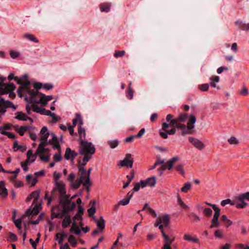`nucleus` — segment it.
<instances>
[{"mask_svg": "<svg viewBox=\"0 0 249 249\" xmlns=\"http://www.w3.org/2000/svg\"><path fill=\"white\" fill-rule=\"evenodd\" d=\"M75 206L76 204L74 202L68 201L63 204L61 210H59V206L53 207L52 209V218H61L63 216L62 226L63 228L68 227L71 223V215L69 214V212L74 209Z\"/></svg>", "mask_w": 249, "mask_h": 249, "instance_id": "1", "label": "nucleus"}, {"mask_svg": "<svg viewBox=\"0 0 249 249\" xmlns=\"http://www.w3.org/2000/svg\"><path fill=\"white\" fill-rule=\"evenodd\" d=\"M43 84L40 83H36L34 84V88L36 90H27V92L30 96L27 99L28 102L31 104H40L42 106H46L48 102L52 100L53 98L52 95L46 96L45 94L39 93L36 90L37 89L42 88Z\"/></svg>", "mask_w": 249, "mask_h": 249, "instance_id": "2", "label": "nucleus"}, {"mask_svg": "<svg viewBox=\"0 0 249 249\" xmlns=\"http://www.w3.org/2000/svg\"><path fill=\"white\" fill-rule=\"evenodd\" d=\"M40 143L38 145L36 154L39 157L41 161H47L50 158V155L48 150L44 148L46 144L47 140L49 136V133L46 126H43L40 132Z\"/></svg>", "mask_w": 249, "mask_h": 249, "instance_id": "3", "label": "nucleus"}, {"mask_svg": "<svg viewBox=\"0 0 249 249\" xmlns=\"http://www.w3.org/2000/svg\"><path fill=\"white\" fill-rule=\"evenodd\" d=\"M79 154L84 155L83 158L81 159V164L86 165L95 152V146L91 142L83 140L79 142Z\"/></svg>", "mask_w": 249, "mask_h": 249, "instance_id": "4", "label": "nucleus"}, {"mask_svg": "<svg viewBox=\"0 0 249 249\" xmlns=\"http://www.w3.org/2000/svg\"><path fill=\"white\" fill-rule=\"evenodd\" d=\"M40 191L36 190L33 192L30 195L27 197V199L30 201L31 199H34L33 205L34 207L31 210L30 208L26 211V214L28 216L30 215H36L38 214L39 211L41 209V203L40 202H38V198L40 195Z\"/></svg>", "mask_w": 249, "mask_h": 249, "instance_id": "5", "label": "nucleus"}, {"mask_svg": "<svg viewBox=\"0 0 249 249\" xmlns=\"http://www.w3.org/2000/svg\"><path fill=\"white\" fill-rule=\"evenodd\" d=\"M196 122V117L191 115L189 119L187 125L177 123V121L175 119H172V126H176L178 128H179L182 130V134H192V129L194 128V124Z\"/></svg>", "mask_w": 249, "mask_h": 249, "instance_id": "6", "label": "nucleus"}, {"mask_svg": "<svg viewBox=\"0 0 249 249\" xmlns=\"http://www.w3.org/2000/svg\"><path fill=\"white\" fill-rule=\"evenodd\" d=\"M83 214V211L79 207L77 213L73 217V221L72 224V226L70 229V231L71 232H74L77 235L80 234L81 230L79 226H82L83 225V223L82 222V215Z\"/></svg>", "mask_w": 249, "mask_h": 249, "instance_id": "7", "label": "nucleus"}, {"mask_svg": "<svg viewBox=\"0 0 249 249\" xmlns=\"http://www.w3.org/2000/svg\"><path fill=\"white\" fill-rule=\"evenodd\" d=\"M246 200H249V192L241 194L233 198L231 206H235L237 208H244L248 204Z\"/></svg>", "mask_w": 249, "mask_h": 249, "instance_id": "8", "label": "nucleus"}, {"mask_svg": "<svg viewBox=\"0 0 249 249\" xmlns=\"http://www.w3.org/2000/svg\"><path fill=\"white\" fill-rule=\"evenodd\" d=\"M15 89V86L12 83H2L0 84V94H6L9 93V96L14 98L16 94L13 91Z\"/></svg>", "mask_w": 249, "mask_h": 249, "instance_id": "9", "label": "nucleus"}, {"mask_svg": "<svg viewBox=\"0 0 249 249\" xmlns=\"http://www.w3.org/2000/svg\"><path fill=\"white\" fill-rule=\"evenodd\" d=\"M159 164H162L161 167L160 169H158V172L159 176H161L163 171L166 169L170 170L171 169V160H168L166 162H164V160H161L160 157L158 156L157 160L153 166L150 168V170H153L156 168V166Z\"/></svg>", "mask_w": 249, "mask_h": 249, "instance_id": "10", "label": "nucleus"}, {"mask_svg": "<svg viewBox=\"0 0 249 249\" xmlns=\"http://www.w3.org/2000/svg\"><path fill=\"white\" fill-rule=\"evenodd\" d=\"M169 223V217L168 215H164L161 216L157 217L156 221L154 224L155 227H158L161 231L162 235L164 232L163 228L168 226Z\"/></svg>", "mask_w": 249, "mask_h": 249, "instance_id": "11", "label": "nucleus"}, {"mask_svg": "<svg viewBox=\"0 0 249 249\" xmlns=\"http://www.w3.org/2000/svg\"><path fill=\"white\" fill-rule=\"evenodd\" d=\"M55 187L53 189L54 192H57L60 196L65 199H69V196L66 195V189L65 184L61 181H55Z\"/></svg>", "mask_w": 249, "mask_h": 249, "instance_id": "12", "label": "nucleus"}, {"mask_svg": "<svg viewBox=\"0 0 249 249\" xmlns=\"http://www.w3.org/2000/svg\"><path fill=\"white\" fill-rule=\"evenodd\" d=\"M82 162V160H81V158H79L78 159V169L79 171L81 172L80 174L83 177V178L86 179L85 181V185H87L88 184H89L91 185V183L89 180V176L91 171V168H90L88 171H87L84 166L86 165H82L81 164Z\"/></svg>", "mask_w": 249, "mask_h": 249, "instance_id": "13", "label": "nucleus"}, {"mask_svg": "<svg viewBox=\"0 0 249 249\" xmlns=\"http://www.w3.org/2000/svg\"><path fill=\"white\" fill-rule=\"evenodd\" d=\"M7 107H12L14 109L16 108L12 102L9 101H5L4 99L0 97V117L1 114H4L6 112Z\"/></svg>", "mask_w": 249, "mask_h": 249, "instance_id": "14", "label": "nucleus"}, {"mask_svg": "<svg viewBox=\"0 0 249 249\" xmlns=\"http://www.w3.org/2000/svg\"><path fill=\"white\" fill-rule=\"evenodd\" d=\"M133 161V159L132 158L131 154L128 153L125 155L124 159L120 161V165L121 167L126 166L131 168L132 167Z\"/></svg>", "mask_w": 249, "mask_h": 249, "instance_id": "15", "label": "nucleus"}, {"mask_svg": "<svg viewBox=\"0 0 249 249\" xmlns=\"http://www.w3.org/2000/svg\"><path fill=\"white\" fill-rule=\"evenodd\" d=\"M85 181H86V179L82 177V176L80 174V177L79 178L75 180H73L72 182L71 183V185L72 188L74 189H77L79 187L80 185L81 184H83V186L89 188L90 185L89 184H88L87 185H85Z\"/></svg>", "mask_w": 249, "mask_h": 249, "instance_id": "16", "label": "nucleus"}, {"mask_svg": "<svg viewBox=\"0 0 249 249\" xmlns=\"http://www.w3.org/2000/svg\"><path fill=\"white\" fill-rule=\"evenodd\" d=\"M78 155V153L76 152L75 151L71 150L69 147L66 148L65 153L64 155V158L67 160H70L72 162Z\"/></svg>", "mask_w": 249, "mask_h": 249, "instance_id": "17", "label": "nucleus"}, {"mask_svg": "<svg viewBox=\"0 0 249 249\" xmlns=\"http://www.w3.org/2000/svg\"><path fill=\"white\" fill-rule=\"evenodd\" d=\"M169 127L168 124L166 123H163L162 128L160 130V135L162 138L166 139L168 137V134L170 135L171 134V130H167Z\"/></svg>", "mask_w": 249, "mask_h": 249, "instance_id": "18", "label": "nucleus"}, {"mask_svg": "<svg viewBox=\"0 0 249 249\" xmlns=\"http://www.w3.org/2000/svg\"><path fill=\"white\" fill-rule=\"evenodd\" d=\"M190 142L196 148L201 150L205 147V145L202 142L197 139L190 137L189 138Z\"/></svg>", "mask_w": 249, "mask_h": 249, "instance_id": "19", "label": "nucleus"}, {"mask_svg": "<svg viewBox=\"0 0 249 249\" xmlns=\"http://www.w3.org/2000/svg\"><path fill=\"white\" fill-rule=\"evenodd\" d=\"M15 118L19 121H26L28 120L31 122H33V120L27 116L25 113L22 112H17L15 113Z\"/></svg>", "mask_w": 249, "mask_h": 249, "instance_id": "20", "label": "nucleus"}, {"mask_svg": "<svg viewBox=\"0 0 249 249\" xmlns=\"http://www.w3.org/2000/svg\"><path fill=\"white\" fill-rule=\"evenodd\" d=\"M67 236V234L64 231L56 233L54 237V240L58 241V244L63 245V240Z\"/></svg>", "mask_w": 249, "mask_h": 249, "instance_id": "21", "label": "nucleus"}, {"mask_svg": "<svg viewBox=\"0 0 249 249\" xmlns=\"http://www.w3.org/2000/svg\"><path fill=\"white\" fill-rule=\"evenodd\" d=\"M163 237L164 239V245L162 249H171V241L169 237L165 232H163Z\"/></svg>", "mask_w": 249, "mask_h": 249, "instance_id": "22", "label": "nucleus"}, {"mask_svg": "<svg viewBox=\"0 0 249 249\" xmlns=\"http://www.w3.org/2000/svg\"><path fill=\"white\" fill-rule=\"evenodd\" d=\"M33 105L34 104H32L31 106H33V110L34 112L39 113L42 115H47V116H49L50 114H51L50 111H49L48 110H46L43 108H40L39 107H34V106H33Z\"/></svg>", "mask_w": 249, "mask_h": 249, "instance_id": "23", "label": "nucleus"}, {"mask_svg": "<svg viewBox=\"0 0 249 249\" xmlns=\"http://www.w3.org/2000/svg\"><path fill=\"white\" fill-rule=\"evenodd\" d=\"M8 196V191L5 188V182L3 181H0V196L5 198Z\"/></svg>", "mask_w": 249, "mask_h": 249, "instance_id": "24", "label": "nucleus"}, {"mask_svg": "<svg viewBox=\"0 0 249 249\" xmlns=\"http://www.w3.org/2000/svg\"><path fill=\"white\" fill-rule=\"evenodd\" d=\"M184 165L185 164L183 163H178L173 165L172 168L178 172L179 174L184 176L185 175V171L184 170Z\"/></svg>", "mask_w": 249, "mask_h": 249, "instance_id": "25", "label": "nucleus"}, {"mask_svg": "<svg viewBox=\"0 0 249 249\" xmlns=\"http://www.w3.org/2000/svg\"><path fill=\"white\" fill-rule=\"evenodd\" d=\"M72 124L74 126H75L77 124H78L79 126H81L83 124L82 117L79 113H76L75 118L72 120Z\"/></svg>", "mask_w": 249, "mask_h": 249, "instance_id": "26", "label": "nucleus"}, {"mask_svg": "<svg viewBox=\"0 0 249 249\" xmlns=\"http://www.w3.org/2000/svg\"><path fill=\"white\" fill-rule=\"evenodd\" d=\"M78 133L79 135V142H81L82 140L85 141L86 139V130L84 128L82 127L81 126H79L78 128Z\"/></svg>", "mask_w": 249, "mask_h": 249, "instance_id": "27", "label": "nucleus"}, {"mask_svg": "<svg viewBox=\"0 0 249 249\" xmlns=\"http://www.w3.org/2000/svg\"><path fill=\"white\" fill-rule=\"evenodd\" d=\"M27 159L25 160L27 163H32L36 160V156L33 153L32 150H28L27 152Z\"/></svg>", "mask_w": 249, "mask_h": 249, "instance_id": "28", "label": "nucleus"}, {"mask_svg": "<svg viewBox=\"0 0 249 249\" xmlns=\"http://www.w3.org/2000/svg\"><path fill=\"white\" fill-rule=\"evenodd\" d=\"M133 194V193H127L126 195V198H124L122 200H120L119 203L118 204V205L125 206L127 205L129 203L130 199L132 197Z\"/></svg>", "mask_w": 249, "mask_h": 249, "instance_id": "29", "label": "nucleus"}, {"mask_svg": "<svg viewBox=\"0 0 249 249\" xmlns=\"http://www.w3.org/2000/svg\"><path fill=\"white\" fill-rule=\"evenodd\" d=\"M13 149H14V151H15V152H16L18 151H20L21 152H24L26 150L27 147L24 145H18V142L17 141H15L14 142Z\"/></svg>", "mask_w": 249, "mask_h": 249, "instance_id": "30", "label": "nucleus"}, {"mask_svg": "<svg viewBox=\"0 0 249 249\" xmlns=\"http://www.w3.org/2000/svg\"><path fill=\"white\" fill-rule=\"evenodd\" d=\"M26 179L27 183L31 186H34L36 185L37 181L36 177H33L31 175H28L26 176Z\"/></svg>", "mask_w": 249, "mask_h": 249, "instance_id": "31", "label": "nucleus"}, {"mask_svg": "<svg viewBox=\"0 0 249 249\" xmlns=\"http://www.w3.org/2000/svg\"><path fill=\"white\" fill-rule=\"evenodd\" d=\"M236 25L240 29L244 31H249V23L246 24L242 21H237L235 22Z\"/></svg>", "mask_w": 249, "mask_h": 249, "instance_id": "32", "label": "nucleus"}, {"mask_svg": "<svg viewBox=\"0 0 249 249\" xmlns=\"http://www.w3.org/2000/svg\"><path fill=\"white\" fill-rule=\"evenodd\" d=\"M96 222L98 229H99L101 231H102L105 227V220L104 219L103 217H102L99 219L96 220Z\"/></svg>", "mask_w": 249, "mask_h": 249, "instance_id": "33", "label": "nucleus"}, {"mask_svg": "<svg viewBox=\"0 0 249 249\" xmlns=\"http://www.w3.org/2000/svg\"><path fill=\"white\" fill-rule=\"evenodd\" d=\"M184 239L194 243H198L199 242V239L196 238V236L192 237L189 233H186L184 234Z\"/></svg>", "mask_w": 249, "mask_h": 249, "instance_id": "34", "label": "nucleus"}, {"mask_svg": "<svg viewBox=\"0 0 249 249\" xmlns=\"http://www.w3.org/2000/svg\"><path fill=\"white\" fill-rule=\"evenodd\" d=\"M219 217L213 216L212 219V224L210 226V228L212 229L214 228H218L220 226V223L218 220Z\"/></svg>", "mask_w": 249, "mask_h": 249, "instance_id": "35", "label": "nucleus"}, {"mask_svg": "<svg viewBox=\"0 0 249 249\" xmlns=\"http://www.w3.org/2000/svg\"><path fill=\"white\" fill-rule=\"evenodd\" d=\"M144 210H147V213L153 216H157V213H156L155 211L151 209L150 207L148 206V205L146 204L143 207V208L142 209V211H144Z\"/></svg>", "mask_w": 249, "mask_h": 249, "instance_id": "36", "label": "nucleus"}, {"mask_svg": "<svg viewBox=\"0 0 249 249\" xmlns=\"http://www.w3.org/2000/svg\"><path fill=\"white\" fill-rule=\"evenodd\" d=\"M147 186L154 187L156 183V178L155 177L149 178L146 179Z\"/></svg>", "mask_w": 249, "mask_h": 249, "instance_id": "37", "label": "nucleus"}, {"mask_svg": "<svg viewBox=\"0 0 249 249\" xmlns=\"http://www.w3.org/2000/svg\"><path fill=\"white\" fill-rule=\"evenodd\" d=\"M17 235L12 233V232H9L8 234V235L7 238V240L8 241L10 242H14L17 240Z\"/></svg>", "mask_w": 249, "mask_h": 249, "instance_id": "38", "label": "nucleus"}, {"mask_svg": "<svg viewBox=\"0 0 249 249\" xmlns=\"http://www.w3.org/2000/svg\"><path fill=\"white\" fill-rule=\"evenodd\" d=\"M101 12H108L110 10V4L109 3H104L100 6Z\"/></svg>", "mask_w": 249, "mask_h": 249, "instance_id": "39", "label": "nucleus"}, {"mask_svg": "<svg viewBox=\"0 0 249 249\" xmlns=\"http://www.w3.org/2000/svg\"><path fill=\"white\" fill-rule=\"evenodd\" d=\"M177 198H178L177 203L178 205H179L180 207H181L183 209H187L189 208L188 206L184 203V202L182 201L181 197L178 194L177 195Z\"/></svg>", "mask_w": 249, "mask_h": 249, "instance_id": "40", "label": "nucleus"}, {"mask_svg": "<svg viewBox=\"0 0 249 249\" xmlns=\"http://www.w3.org/2000/svg\"><path fill=\"white\" fill-rule=\"evenodd\" d=\"M191 184L189 182H187L184 184L183 187L181 189L182 192L186 193L191 188Z\"/></svg>", "mask_w": 249, "mask_h": 249, "instance_id": "41", "label": "nucleus"}, {"mask_svg": "<svg viewBox=\"0 0 249 249\" xmlns=\"http://www.w3.org/2000/svg\"><path fill=\"white\" fill-rule=\"evenodd\" d=\"M23 37L36 43L38 42V39L34 36L31 34H25L23 35Z\"/></svg>", "mask_w": 249, "mask_h": 249, "instance_id": "42", "label": "nucleus"}, {"mask_svg": "<svg viewBox=\"0 0 249 249\" xmlns=\"http://www.w3.org/2000/svg\"><path fill=\"white\" fill-rule=\"evenodd\" d=\"M68 242L73 247H75L77 244L75 238L73 235H70L68 238Z\"/></svg>", "mask_w": 249, "mask_h": 249, "instance_id": "43", "label": "nucleus"}, {"mask_svg": "<svg viewBox=\"0 0 249 249\" xmlns=\"http://www.w3.org/2000/svg\"><path fill=\"white\" fill-rule=\"evenodd\" d=\"M30 127L28 126H20L18 129V132L20 136H23Z\"/></svg>", "mask_w": 249, "mask_h": 249, "instance_id": "44", "label": "nucleus"}, {"mask_svg": "<svg viewBox=\"0 0 249 249\" xmlns=\"http://www.w3.org/2000/svg\"><path fill=\"white\" fill-rule=\"evenodd\" d=\"M107 143L110 148H114L118 146L119 142L117 140H112L108 141Z\"/></svg>", "mask_w": 249, "mask_h": 249, "instance_id": "45", "label": "nucleus"}, {"mask_svg": "<svg viewBox=\"0 0 249 249\" xmlns=\"http://www.w3.org/2000/svg\"><path fill=\"white\" fill-rule=\"evenodd\" d=\"M134 91L132 89H127L126 91V96L127 99L131 100L133 98Z\"/></svg>", "mask_w": 249, "mask_h": 249, "instance_id": "46", "label": "nucleus"}, {"mask_svg": "<svg viewBox=\"0 0 249 249\" xmlns=\"http://www.w3.org/2000/svg\"><path fill=\"white\" fill-rule=\"evenodd\" d=\"M62 157L61 155V153L60 151H58V153H55L53 156V160L56 161H59L61 160Z\"/></svg>", "mask_w": 249, "mask_h": 249, "instance_id": "47", "label": "nucleus"}, {"mask_svg": "<svg viewBox=\"0 0 249 249\" xmlns=\"http://www.w3.org/2000/svg\"><path fill=\"white\" fill-rule=\"evenodd\" d=\"M213 209L214 211L213 216L219 217L220 216V209L216 206H213Z\"/></svg>", "mask_w": 249, "mask_h": 249, "instance_id": "48", "label": "nucleus"}, {"mask_svg": "<svg viewBox=\"0 0 249 249\" xmlns=\"http://www.w3.org/2000/svg\"><path fill=\"white\" fill-rule=\"evenodd\" d=\"M233 202V199H227L225 200H223L221 202V205L222 206H225L227 204H230L231 205V204Z\"/></svg>", "mask_w": 249, "mask_h": 249, "instance_id": "49", "label": "nucleus"}, {"mask_svg": "<svg viewBox=\"0 0 249 249\" xmlns=\"http://www.w3.org/2000/svg\"><path fill=\"white\" fill-rule=\"evenodd\" d=\"M209 84H204L200 85H199L198 88L200 90L203 91H206L209 89Z\"/></svg>", "mask_w": 249, "mask_h": 249, "instance_id": "50", "label": "nucleus"}, {"mask_svg": "<svg viewBox=\"0 0 249 249\" xmlns=\"http://www.w3.org/2000/svg\"><path fill=\"white\" fill-rule=\"evenodd\" d=\"M124 54H125L124 51H116L114 53V57L116 58L122 57V56H124Z\"/></svg>", "mask_w": 249, "mask_h": 249, "instance_id": "51", "label": "nucleus"}, {"mask_svg": "<svg viewBox=\"0 0 249 249\" xmlns=\"http://www.w3.org/2000/svg\"><path fill=\"white\" fill-rule=\"evenodd\" d=\"M203 213L207 216L210 217L212 215L213 211L210 208H206L203 210Z\"/></svg>", "mask_w": 249, "mask_h": 249, "instance_id": "52", "label": "nucleus"}, {"mask_svg": "<svg viewBox=\"0 0 249 249\" xmlns=\"http://www.w3.org/2000/svg\"><path fill=\"white\" fill-rule=\"evenodd\" d=\"M19 55V53L15 51H11L10 52V55L13 58L18 57Z\"/></svg>", "mask_w": 249, "mask_h": 249, "instance_id": "53", "label": "nucleus"}, {"mask_svg": "<svg viewBox=\"0 0 249 249\" xmlns=\"http://www.w3.org/2000/svg\"><path fill=\"white\" fill-rule=\"evenodd\" d=\"M214 236L217 238H222L223 237V234L222 231L220 230H217L215 231L214 232Z\"/></svg>", "mask_w": 249, "mask_h": 249, "instance_id": "54", "label": "nucleus"}, {"mask_svg": "<svg viewBox=\"0 0 249 249\" xmlns=\"http://www.w3.org/2000/svg\"><path fill=\"white\" fill-rule=\"evenodd\" d=\"M14 224L18 229H21V220L20 219H18L14 220Z\"/></svg>", "mask_w": 249, "mask_h": 249, "instance_id": "55", "label": "nucleus"}, {"mask_svg": "<svg viewBox=\"0 0 249 249\" xmlns=\"http://www.w3.org/2000/svg\"><path fill=\"white\" fill-rule=\"evenodd\" d=\"M228 142L230 144H238V141L235 137H231L228 140Z\"/></svg>", "mask_w": 249, "mask_h": 249, "instance_id": "56", "label": "nucleus"}, {"mask_svg": "<svg viewBox=\"0 0 249 249\" xmlns=\"http://www.w3.org/2000/svg\"><path fill=\"white\" fill-rule=\"evenodd\" d=\"M30 164L29 163H27L26 161H25L24 163L21 162V166L23 168V170L24 172H27L28 170V165Z\"/></svg>", "mask_w": 249, "mask_h": 249, "instance_id": "57", "label": "nucleus"}, {"mask_svg": "<svg viewBox=\"0 0 249 249\" xmlns=\"http://www.w3.org/2000/svg\"><path fill=\"white\" fill-rule=\"evenodd\" d=\"M42 86H43L42 88L46 90H50V89H52L53 87V85H52L51 84H49V83L44 84H43Z\"/></svg>", "mask_w": 249, "mask_h": 249, "instance_id": "58", "label": "nucleus"}, {"mask_svg": "<svg viewBox=\"0 0 249 249\" xmlns=\"http://www.w3.org/2000/svg\"><path fill=\"white\" fill-rule=\"evenodd\" d=\"M88 212L89 216H91L94 214L96 212V209L94 207H91L89 209H88Z\"/></svg>", "mask_w": 249, "mask_h": 249, "instance_id": "59", "label": "nucleus"}, {"mask_svg": "<svg viewBox=\"0 0 249 249\" xmlns=\"http://www.w3.org/2000/svg\"><path fill=\"white\" fill-rule=\"evenodd\" d=\"M135 138H136L135 135L130 136L125 139L124 142H129L133 141Z\"/></svg>", "mask_w": 249, "mask_h": 249, "instance_id": "60", "label": "nucleus"}, {"mask_svg": "<svg viewBox=\"0 0 249 249\" xmlns=\"http://www.w3.org/2000/svg\"><path fill=\"white\" fill-rule=\"evenodd\" d=\"M190 215L193 217V220L195 222L198 221L200 220L199 217L197 216L196 214L195 213H192Z\"/></svg>", "mask_w": 249, "mask_h": 249, "instance_id": "61", "label": "nucleus"}, {"mask_svg": "<svg viewBox=\"0 0 249 249\" xmlns=\"http://www.w3.org/2000/svg\"><path fill=\"white\" fill-rule=\"evenodd\" d=\"M145 133V129L142 128L138 132V134L135 135L137 138H141Z\"/></svg>", "mask_w": 249, "mask_h": 249, "instance_id": "62", "label": "nucleus"}, {"mask_svg": "<svg viewBox=\"0 0 249 249\" xmlns=\"http://www.w3.org/2000/svg\"><path fill=\"white\" fill-rule=\"evenodd\" d=\"M188 118V115L186 114H183L179 116V120L181 122H184Z\"/></svg>", "mask_w": 249, "mask_h": 249, "instance_id": "63", "label": "nucleus"}, {"mask_svg": "<svg viewBox=\"0 0 249 249\" xmlns=\"http://www.w3.org/2000/svg\"><path fill=\"white\" fill-rule=\"evenodd\" d=\"M13 184L14 186L17 188L21 187L23 185V183L20 181H15Z\"/></svg>", "mask_w": 249, "mask_h": 249, "instance_id": "64", "label": "nucleus"}]
</instances>
